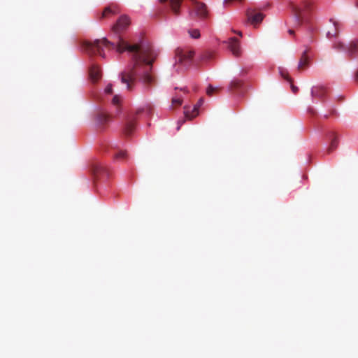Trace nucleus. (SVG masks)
Returning a JSON list of instances; mask_svg holds the SVG:
<instances>
[{
  "instance_id": "f257e3e1",
  "label": "nucleus",
  "mask_w": 358,
  "mask_h": 358,
  "mask_svg": "<svg viewBox=\"0 0 358 358\" xmlns=\"http://www.w3.org/2000/svg\"><path fill=\"white\" fill-rule=\"evenodd\" d=\"M103 48L116 49L119 54L127 51L133 53V64L128 66L120 73L121 82L126 85L127 90H132L136 83L137 76L146 89H150L156 84V76L152 71V64L155 62V55L149 46L135 44L130 45L118 37L117 44L109 41L106 38L95 40L93 42L85 41L83 48L90 56L99 55L104 58Z\"/></svg>"
},
{
  "instance_id": "f03ea898",
  "label": "nucleus",
  "mask_w": 358,
  "mask_h": 358,
  "mask_svg": "<svg viewBox=\"0 0 358 358\" xmlns=\"http://www.w3.org/2000/svg\"><path fill=\"white\" fill-rule=\"evenodd\" d=\"M292 9L296 22L301 24L315 10V5L310 0H304L300 4L292 6Z\"/></svg>"
},
{
  "instance_id": "7ed1b4c3",
  "label": "nucleus",
  "mask_w": 358,
  "mask_h": 358,
  "mask_svg": "<svg viewBox=\"0 0 358 358\" xmlns=\"http://www.w3.org/2000/svg\"><path fill=\"white\" fill-rule=\"evenodd\" d=\"M333 48L338 52H345L348 58H355L358 56V40L352 41L348 45L343 41H336L334 42Z\"/></svg>"
},
{
  "instance_id": "20e7f679",
  "label": "nucleus",
  "mask_w": 358,
  "mask_h": 358,
  "mask_svg": "<svg viewBox=\"0 0 358 358\" xmlns=\"http://www.w3.org/2000/svg\"><path fill=\"white\" fill-rule=\"evenodd\" d=\"M192 6L189 10V15L192 19L200 18L205 19L208 16L206 5L196 0H191Z\"/></svg>"
},
{
  "instance_id": "39448f33",
  "label": "nucleus",
  "mask_w": 358,
  "mask_h": 358,
  "mask_svg": "<svg viewBox=\"0 0 358 358\" xmlns=\"http://www.w3.org/2000/svg\"><path fill=\"white\" fill-rule=\"evenodd\" d=\"M175 54H176L177 63L185 67H189L191 66L194 55L193 51L178 48L175 51Z\"/></svg>"
},
{
  "instance_id": "423d86ee",
  "label": "nucleus",
  "mask_w": 358,
  "mask_h": 358,
  "mask_svg": "<svg viewBox=\"0 0 358 358\" xmlns=\"http://www.w3.org/2000/svg\"><path fill=\"white\" fill-rule=\"evenodd\" d=\"M131 23L129 17L127 15H122L118 18L116 24L112 27V31L115 34H119L122 31L127 29Z\"/></svg>"
},
{
  "instance_id": "0eeeda50",
  "label": "nucleus",
  "mask_w": 358,
  "mask_h": 358,
  "mask_svg": "<svg viewBox=\"0 0 358 358\" xmlns=\"http://www.w3.org/2000/svg\"><path fill=\"white\" fill-rule=\"evenodd\" d=\"M245 15L246 19H248V22H250L254 26L259 24L264 19V15L262 13H259L254 10H247Z\"/></svg>"
},
{
  "instance_id": "6e6552de",
  "label": "nucleus",
  "mask_w": 358,
  "mask_h": 358,
  "mask_svg": "<svg viewBox=\"0 0 358 358\" xmlns=\"http://www.w3.org/2000/svg\"><path fill=\"white\" fill-rule=\"evenodd\" d=\"M91 172H92L94 178H98L102 176H107L108 174L106 167L99 162H94L91 165Z\"/></svg>"
},
{
  "instance_id": "1a4fd4ad",
  "label": "nucleus",
  "mask_w": 358,
  "mask_h": 358,
  "mask_svg": "<svg viewBox=\"0 0 358 358\" xmlns=\"http://www.w3.org/2000/svg\"><path fill=\"white\" fill-rule=\"evenodd\" d=\"M309 49L306 48L303 52L301 53L299 62H298L297 69L298 71H303L308 69L310 66V57L308 56Z\"/></svg>"
},
{
  "instance_id": "9d476101",
  "label": "nucleus",
  "mask_w": 358,
  "mask_h": 358,
  "mask_svg": "<svg viewBox=\"0 0 358 358\" xmlns=\"http://www.w3.org/2000/svg\"><path fill=\"white\" fill-rule=\"evenodd\" d=\"M203 103V98H201L200 100L198 101L197 104L194 106V108L192 110V111L187 109V108H185V112H184L185 117H186V118L188 120H192L195 117H196L199 114V112H198L199 108L202 106Z\"/></svg>"
},
{
  "instance_id": "9b49d317",
  "label": "nucleus",
  "mask_w": 358,
  "mask_h": 358,
  "mask_svg": "<svg viewBox=\"0 0 358 358\" xmlns=\"http://www.w3.org/2000/svg\"><path fill=\"white\" fill-rule=\"evenodd\" d=\"M89 75L91 81L94 83L98 82L102 76L99 66L95 64L91 65L89 71Z\"/></svg>"
},
{
  "instance_id": "f8f14e48",
  "label": "nucleus",
  "mask_w": 358,
  "mask_h": 358,
  "mask_svg": "<svg viewBox=\"0 0 358 358\" xmlns=\"http://www.w3.org/2000/svg\"><path fill=\"white\" fill-rule=\"evenodd\" d=\"M229 48L235 56H238L241 53L239 41L235 37H231L229 40Z\"/></svg>"
},
{
  "instance_id": "ddd939ff",
  "label": "nucleus",
  "mask_w": 358,
  "mask_h": 358,
  "mask_svg": "<svg viewBox=\"0 0 358 358\" xmlns=\"http://www.w3.org/2000/svg\"><path fill=\"white\" fill-rule=\"evenodd\" d=\"M328 94V90L324 86H316L312 88L311 95L313 97H317L322 99L325 97L326 94Z\"/></svg>"
},
{
  "instance_id": "4468645a",
  "label": "nucleus",
  "mask_w": 358,
  "mask_h": 358,
  "mask_svg": "<svg viewBox=\"0 0 358 358\" xmlns=\"http://www.w3.org/2000/svg\"><path fill=\"white\" fill-rule=\"evenodd\" d=\"M169 2V7L174 15H178L180 13V6L182 4V0H159V2Z\"/></svg>"
},
{
  "instance_id": "2eb2a0df",
  "label": "nucleus",
  "mask_w": 358,
  "mask_h": 358,
  "mask_svg": "<svg viewBox=\"0 0 358 358\" xmlns=\"http://www.w3.org/2000/svg\"><path fill=\"white\" fill-rule=\"evenodd\" d=\"M118 12L119 11H118V8L117 6H109L107 8H105V9L103 10L102 15H101V17L102 18L108 17L110 15L118 13Z\"/></svg>"
},
{
  "instance_id": "dca6fc26",
  "label": "nucleus",
  "mask_w": 358,
  "mask_h": 358,
  "mask_svg": "<svg viewBox=\"0 0 358 358\" xmlns=\"http://www.w3.org/2000/svg\"><path fill=\"white\" fill-rule=\"evenodd\" d=\"M136 128V122L133 120H128L125 124L124 134L129 136Z\"/></svg>"
},
{
  "instance_id": "f3484780",
  "label": "nucleus",
  "mask_w": 358,
  "mask_h": 358,
  "mask_svg": "<svg viewBox=\"0 0 358 358\" xmlns=\"http://www.w3.org/2000/svg\"><path fill=\"white\" fill-rule=\"evenodd\" d=\"M338 34V23L334 22L333 26L331 29H329L327 31V34H326V36H327L328 38L331 39L333 38H335Z\"/></svg>"
},
{
  "instance_id": "a211bd4d",
  "label": "nucleus",
  "mask_w": 358,
  "mask_h": 358,
  "mask_svg": "<svg viewBox=\"0 0 358 358\" xmlns=\"http://www.w3.org/2000/svg\"><path fill=\"white\" fill-rule=\"evenodd\" d=\"M331 142H330V145H329L327 148V153L330 154L331 152H333L335 149L338 147V138L335 136L334 133H331Z\"/></svg>"
},
{
  "instance_id": "6ab92c4d",
  "label": "nucleus",
  "mask_w": 358,
  "mask_h": 358,
  "mask_svg": "<svg viewBox=\"0 0 358 358\" xmlns=\"http://www.w3.org/2000/svg\"><path fill=\"white\" fill-rule=\"evenodd\" d=\"M108 117L107 115L99 113H98L96 117H95V120H96V123L98 125H103L108 122Z\"/></svg>"
},
{
  "instance_id": "aec40b11",
  "label": "nucleus",
  "mask_w": 358,
  "mask_h": 358,
  "mask_svg": "<svg viewBox=\"0 0 358 358\" xmlns=\"http://www.w3.org/2000/svg\"><path fill=\"white\" fill-rule=\"evenodd\" d=\"M220 90V87H214L211 85H208L206 89V94L208 96H212L217 94Z\"/></svg>"
},
{
  "instance_id": "412c9836",
  "label": "nucleus",
  "mask_w": 358,
  "mask_h": 358,
  "mask_svg": "<svg viewBox=\"0 0 358 358\" xmlns=\"http://www.w3.org/2000/svg\"><path fill=\"white\" fill-rule=\"evenodd\" d=\"M127 156V152L124 150H119L114 155V157L117 159H124Z\"/></svg>"
},
{
  "instance_id": "4be33fe9",
  "label": "nucleus",
  "mask_w": 358,
  "mask_h": 358,
  "mask_svg": "<svg viewBox=\"0 0 358 358\" xmlns=\"http://www.w3.org/2000/svg\"><path fill=\"white\" fill-rule=\"evenodd\" d=\"M143 111H145L147 115H150L152 114V108L150 105L146 106L143 109L137 110V114H140Z\"/></svg>"
},
{
  "instance_id": "5701e85b",
  "label": "nucleus",
  "mask_w": 358,
  "mask_h": 358,
  "mask_svg": "<svg viewBox=\"0 0 358 358\" xmlns=\"http://www.w3.org/2000/svg\"><path fill=\"white\" fill-rule=\"evenodd\" d=\"M172 103L174 106H180L182 103V98L180 96H173Z\"/></svg>"
},
{
  "instance_id": "b1692460",
  "label": "nucleus",
  "mask_w": 358,
  "mask_h": 358,
  "mask_svg": "<svg viewBox=\"0 0 358 358\" xmlns=\"http://www.w3.org/2000/svg\"><path fill=\"white\" fill-rule=\"evenodd\" d=\"M189 34H190L192 38H199V36H201L199 34V31L198 29H192L191 31H189Z\"/></svg>"
},
{
  "instance_id": "393cba45",
  "label": "nucleus",
  "mask_w": 358,
  "mask_h": 358,
  "mask_svg": "<svg viewBox=\"0 0 358 358\" xmlns=\"http://www.w3.org/2000/svg\"><path fill=\"white\" fill-rule=\"evenodd\" d=\"M280 73H281L282 77H283L284 79H285L287 81L290 82L292 83V79L288 76V73L287 71L281 70Z\"/></svg>"
},
{
  "instance_id": "a878e982",
  "label": "nucleus",
  "mask_w": 358,
  "mask_h": 358,
  "mask_svg": "<svg viewBox=\"0 0 358 358\" xmlns=\"http://www.w3.org/2000/svg\"><path fill=\"white\" fill-rule=\"evenodd\" d=\"M121 101V99L119 96L115 95L114 97H113L112 103L114 106H118L120 105V102Z\"/></svg>"
},
{
  "instance_id": "bb28decb",
  "label": "nucleus",
  "mask_w": 358,
  "mask_h": 358,
  "mask_svg": "<svg viewBox=\"0 0 358 358\" xmlns=\"http://www.w3.org/2000/svg\"><path fill=\"white\" fill-rule=\"evenodd\" d=\"M241 85V83L240 80H234V81L231 82V88L236 89V88L240 87Z\"/></svg>"
},
{
  "instance_id": "cd10ccee",
  "label": "nucleus",
  "mask_w": 358,
  "mask_h": 358,
  "mask_svg": "<svg viewBox=\"0 0 358 358\" xmlns=\"http://www.w3.org/2000/svg\"><path fill=\"white\" fill-rule=\"evenodd\" d=\"M105 94H112L113 93V85L112 84H108L104 90Z\"/></svg>"
},
{
  "instance_id": "c85d7f7f",
  "label": "nucleus",
  "mask_w": 358,
  "mask_h": 358,
  "mask_svg": "<svg viewBox=\"0 0 358 358\" xmlns=\"http://www.w3.org/2000/svg\"><path fill=\"white\" fill-rule=\"evenodd\" d=\"M291 87H292V92L296 94L298 91V88L295 85H293L292 84L291 85Z\"/></svg>"
},
{
  "instance_id": "c756f323",
  "label": "nucleus",
  "mask_w": 358,
  "mask_h": 358,
  "mask_svg": "<svg viewBox=\"0 0 358 358\" xmlns=\"http://www.w3.org/2000/svg\"><path fill=\"white\" fill-rule=\"evenodd\" d=\"M336 113V110L334 108L331 109V111H330V114L334 115Z\"/></svg>"
},
{
  "instance_id": "7c9ffc66",
  "label": "nucleus",
  "mask_w": 358,
  "mask_h": 358,
  "mask_svg": "<svg viewBox=\"0 0 358 358\" xmlns=\"http://www.w3.org/2000/svg\"><path fill=\"white\" fill-rule=\"evenodd\" d=\"M355 80L358 82V72L355 74Z\"/></svg>"
},
{
  "instance_id": "2f4dec72",
  "label": "nucleus",
  "mask_w": 358,
  "mask_h": 358,
  "mask_svg": "<svg viewBox=\"0 0 358 358\" xmlns=\"http://www.w3.org/2000/svg\"><path fill=\"white\" fill-rule=\"evenodd\" d=\"M234 32H235L236 34H238L240 36H243V34H241V31H238V32L234 31Z\"/></svg>"
},
{
  "instance_id": "473e14b6",
  "label": "nucleus",
  "mask_w": 358,
  "mask_h": 358,
  "mask_svg": "<svg viewBox=\"0 0 358 358\" xmlns=\"http://www.w3.org/2000/svg\"><path fill=\"white\" fill-rule=\"evenodd\" d=\"M288 32H289V34H293V31L292 29H289V31H288Z\"/></svg>"
},
{
  "instance_id": "72a5a7b5",
  "label": "nucleus",
  "mask_w": 358,
  "mask_h": 358,
  "mask_svg": "<svg viewBox=\"0 0 358 358\" xmlns=\"http://www.w3.org/2000/svg\"><path fill=\"white\" fill-rule=\"evenodd\" d=\"M182 90H183L185 92H188V91H187V90L186 88H184Z\"/></svg>"
},
{
  "instance_id": "f704fd0d",
  "label": "nucleus",
  "mask_w": 358,
  "mask_h": 358,
  "mask_svg": "<svg viewBox=\"0 0 358 358\" xmlns=\"http://www.w3.org/2000/svg\"><path fill=\"white\" fill-rule=\"evenodd\" d=\"M338 99L339 100H342L343 99V96H339Z\"/></svg>"
},
{
  "instance_id": "c9c22d12",
  "label": "nucleus",
  "mask_w": 358,
  "mask_h": 358,
  "mask_svg": "<svg viewBox=\"0 0 358 358\" xmlns=\"http://www.w3.org/2000/svg\"><path fill=\"white\" fill-rule=\"evenodd\" d=\"M357 6H358V2H357Z\"/></svg>"
}]
</instances>
